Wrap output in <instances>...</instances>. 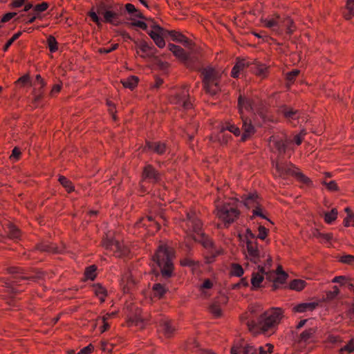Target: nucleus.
Instances as JSON below:
<instances>
[{
  "instance_id": "obj_61",
  "label": "nucleus",
  "mask_w": 354,
  "mask_h": 354,
  "mask_svg": "<svg viewBox=\"0 0 354 354\" xmlns=\"http://www.w3.org/2000/svg\"><path fill=\"white\" fill-rule=\"evenodd\" d=\"M283 115L287 118H295V115L298 113L297 110L292 108L286 106L283 110Z\"/></svg>"
},
{
  "instance_id": "obj_10",
  "label": "nucleus",
  "mask_w": 354,
  "mask_h": 354,
  "mask_svg": "<svg viewBox=\"0 0 354 354\" xmlns=\"http://www.w3.org/2000/svg\"><path fill=\"white\" fill-rule=\"evenodd\" d=\"M277 19V26L281 30L286 29V33L291 35L296 30L294 21L288 16L281 17L279 14H274Z\"/></svg>"
},
{
  "instance_id": "obj_48",
  "label": "nucleus",
  "mask_w": 354,
  "mask_h": 354,
  "mask_svg": "<svg viewBox=\"0 0 354 354\" xmlns=\"http://www.w3.org/2000/svg\"><path fill=\"white\" fill-rule=\"evenodd\" d=\"M190 223L193 228V231L197 235H198V233H203L202 232L203 223L200 219H198V218H193V219H192V222Z\"/></svg>"
},
{
  "instance_id": "obj_42",
  "label": "nucleus",
  "mask_w": 354,
  "mask_h": 354,
  "mask_svg": "<svg viewBox=\"0 0 354 354\" xmlns=\"http://www.w3.org/2000/svg\"><path fill=\"white\" fill-rule=\"evenodd\" d=\"M294 177L298 180L299 181L300 183H303V184H305L308 186H311L312 185V180L308 178L306 176H305L302 172L301 171H295V173L294 174Z\"/></svg>"
},
{
  "instance_id": "obj_56",
  "label": "nucleus",
  "mask_w": 354,
  "mask_h": 354,
  "mask_svg": "<svg viewBox=\"0 0 354 354\" xmlns=\"http://www.w3.org/2000/svg\"><path fill=\"white\" fill-rule=\"evenodd\" d=\"M22 34V32L19 31L17 33L14 34L13 36L7 41L5 45L3 47V50L4 52L7 51L9 47L12 44V43L17 40Z\"/></svg>"
},
{
  "instance_id": "obj_4",
  "label": "nucleus",
  "mask_w": 354,
  "mask_h": 354,
  "mask_svg": "<svg viewBox=\"0 0 354 354\" xmlns=\"http://www.w3.org/2000/svg\"><path fill=\"white\" fill-rule=\"evenodd\" d=\"M203 76L202 82L203 88L207 93L215 95L221 91L219 87L220 77L218 72L213 68H205L201 69Z\"/></svg>"
},
{
  "instance_id": "obj_37",
  "label": "nucleus",
  "mask_w": 354,
  "mask_h": 354,
  "mask_svg": "<svg viewBox=\"0 0 354 354\" xmlns=\"http://www.w3.org/2000/svg\"><path fill=\"white\" fill-rule=\"evenodd\" d=\"M243 273L244 270L240 264L235 263L231 264V270L230 271V276L241 277L243 276Z\"/></svg>"
},
{
  "instance_id": "obj_15",
  "label": "nucleus",
  "mask_w": 354,
  "mask_h": 354,
  "mask_svg": "<svg viewBox=\"0 0 354 354\" xmlns=\"http://www.w3.org/2000/svg\"><path fill=\"white\" fill-rule=\"evenodd\" d=\"M250 71L255 75L264 79L268 75L269 67L264 64L255 61V62L250 64Z\"/></svg>"
},
{
  "instance_id": "obj_9",
  "label": "nucleus",
  "mask_w": 354,
  "mask_h": 354,
  "mask_svg": "<svg viewBox=\"0 0 354 354\" xmlns=\"http://www.w3.org/2000/svg\"><path fill=\"white\" fill-rule=\"evenodd\" d=\"M151 28H153V30L148 32V35L158 48H164L165 46V41L162 37V34L166 30L158 24L152 25Z\"/></svg>"
},
{
  "instance_id": "obj_51",
  "label": "nucleus",
  "mask_w": 354,
  "mask_h": 354,
  "mask_svg": "<svg viewBox=\"0 0 354 354\" xmlns=\"http://www.w3.org/2000/svg\"><path fill=\"white\" fill-rule=\"evenodd\" d=\"M124 25L127 26L129 28L131 27H138L144 30H146L147 29V24L142 21H133L131 22H124Z\"/></svg>"
},
{
  "instance_id": "obj_18",
  "label": "nucleus",
  "mask_w": 354,
  "mask_h": 354,
  "mask_svg": "<svg viewBox=\"0 0 354 354\" xmlns=\"http://www.w3.org/2000/svg\"><path fill=\"white\" fill-rule=\"evenodd\" d=\"M218 301H214L212 305H210L209 309V312L215 317H220L222 315V310L218 304V303L227 304L228 301V297L224 295H222L217 297Z\"/></svg>"
},
{
  "instance_id": "obj_3",
  "label": "nucleus",
  "mask_w": 354,
  "mask_h": 354,
  "mask_svg": "<svg viewBox=\"0 0 354 354\" xmlns=\"http://www.w3.org/2000/svg\"><path fill=\"white\" fill-rule=\"evenodd\" d=\"M174 257V250L166 245H159L152 256V260L160 268L162 277L168 279L173 275L174 266L172 260Z\"/></svg>"
},
{
  "instance_id": "obj_47",
  "label": "nucleus",
  "mask_w": 354,
  "mask_h": 354,
  "mask_svg": "<svg viewBox=\"0 0 354 354\" xmlns=\"http://www.w3.org/2000/svg\"><path fill=\"white\" fill-rule=\"evenodd\" d=\"M344 211L347 214V216L344 219V227L350 226V219H353V223L351 224V226L354 227V213L348 207H346Z\"/></svg>"
},
{
  "instance_id": "obj_14",
  "label": "nucleus",
  "mask_w": 354,
  "mask_h": 354,
  "mask_svg": "<svg viewBox=\"0 0 354 354\" xmlns=\"http://www.w3.org/2000/svg\"><path fill=\"white\" fill-rule=\"evenodd\" d=\"M142 176L143 179L151 180L153 183L161 180L160 174L151 165H147L143 168Z\"/></svg>"
},
{
  "instance_id": "obj_40",
  "label": "nucleus",
  "mask_w": 354,
  "mask_h": 354,
  "mask_svg": "<svg viewBox=\"0 0 354 354\" xmlns=\"http://www.w3.org/2000/svg\"><path fill=\"white\" fill-rule=\"evenodd\" d=\"M8 235L10 239H17L21 236V232L15 225L9 223L8 225Z\"/></svg>"
},
{
  "instance_id": "obj_36",
  "label": "nucleus",
  "mask_w": 354,
  "mask_h": 354,
  "mask_svg": "<svg viewBox=\"0 0 354 354\" xmlns=\"http://www.w3.org/2000/svg\"><path fill=\"white\" fill-rule=\"evenodd\" d=\"M97 266L95 265H91L86 267L84 271V277L86 279L93 281L97 276L96 273Z\"/></svg>"
},
{
  "instance_id": "obj_41",
  "label": "nucleus",
  "mask_w": 354,
  "mask_h": 354,
  "mask_svg": "<svg viewBox=\"0 0 354 354\" xmlns=\"http://www.w3.org/2000/svg\"><path fill=\"white\" fill-rule=\"evenodd\" d=\"M225 130H227L230 132L234 133L236 136H239L241 134L240 129L236 125L230 122H226L225 125L221 128V133H223Z\"/></svg>"
},
{
  "instance_id": "obj_44",
  "label": "nucleus",
  "mask_w": 354,
  "mask_h": 354,
  "mask_svg": "<svg viewBox=\"0 0 354 354\" xmlns=\"http://www.w3.org/2000/svg\"><path fill=\"white\" fill-rule=\"evenodd\" d=\"M337 210L336 208H333L330 212H327L324 214V221L326 223H331L335 221L337 218Z\"/></svg>"
},
{
  "instance_id": "obj_46",
  "label": "nucleus",
  "mask_w": 354,
  "mask_h": 354,
  "mask_svg": "<svg viewBox=\"0 0 354 354\" xmlns=\"http://www.w3.org/2000/svg\"><path fill=\"white\" fill-rule=\"evenodd\" d=\"M256 101L257 105L254 107V111H256L261 118H264L266 112L264 102L259 99H257Z\"/></svg>"
},
{
  "instance_id": "obj_33",
  "label": "nucleus",
  "mask_w": 354,
  "mask_h": 354,
  "mask_svg": "<svg viewBox=\"0 0 354 354\" xmlns=\"http://www.w3.org/2000/svg\"><path fill=\"white\" fill-rule=\"evenodd\" d=\"M59 183L65 188L68 193L75 191V187L73 183L64 176H59L58 178Z\"/></svg>"
},
{
  "instance_id": "obj_53",
  "label": "nucleus",
  "mask_w": 354,
  "mask_h": 354,
  "mask_svg": "<svg viewBox=\"0 0 354 354\" xmlns=\"http://www.w3.org/2000/svg\"><path fill=\"white\" fill-rule=\"evenodd\" d=\"M254 209L252 210V216L250 217V219H253L254 216H260L262 218L266 219L268 221H270V220L267 218L262 212V208L261 203L259 204V205H257Z\"/></svg>"
},
{
  "instance_id": "obj_64",
  "label": "nucleus",
  "mask_w": 354,
  "mask_h": 354,
  "mask_svg": "<svg viewBox=\"0 0 354 354\" xmlns=\"http://www.w3.org/2000/svg\"><path fill=\"white\" fill-rule=\"evenodd\" d=\"M346 317L349 319L351 323L354 325V302L351 307L346 313Z\"/></svg>"
},
{
  "instance_id": "obj_6",
  "label": "nucleus",
  "mask_w": 354,
  "mask_h": 354,
  "mask_svg": "<svg viewBox=\"0 0 354 354\" xmlns=\"http://www.w3.org/2000/svg\"><path fill=\"white\" fill-rule=\"evenodd\" d=\"M102 245L106 250L113 252V254L117 257H121L127 254L128 250L125 248H122L118 241L112 238H109L107 235L103 237L102 241Z\"/></svg>"
},
{
  "instance_id": "obj_22",
  "label": "nucleus",
  "mask_w": 354,
  "mask_h": 354,
  "mask_svg": "<svg viewBox=\"0 0 354 354\" xmlns=\"http://www.w3.org/2000/svg\"><path fill=\"white\" fill-rule=\"evenodd\" d=\"M250 64L244 59H239L233 66L231 71V76L234 78H237L241 71L245 68L250 67Z\"/></svg>"
},
{
  "instance_id": "obj_12",
  "label": "nucleus",
  "mask_w": 354,
  "mask_h": 354,
  "mask_svg": "<svg viewBox=\"0 0 354 354\" xmlns=\"http://www.w3.org/2000/svg\"><path fill=\"white\" fill-rule=\"evenodd\" d=\"M241 203H242L248 209L259 205L261 201V198L257 192L249 193L248 194H243L241 196Z\"/></svg>"
},
{
  "instance_id": "obj_7",
  "label": "nucleus",
  "mask_w": 354,
  "mask_h": 354,
  "mask_svg": "<svg viewBox=\"0 0 354 354\" xmlns=\"http://www.w3.org/2000/svg\"><path fill=\"white\" fill-rule=\"evenodd\" d=\"M128 324L138 325L142 322L141 317L142 310L134 304H131L127 306Z\"/></svg>"
},
{
  "instance_id": "obj_27",
  "label": "nucleus",
  "mask_w": 354,
  "mask_h": 354,
  "mask_svg": "<svg viewBox=\"0 0 354 354\" xmlns=\"http://www.w3.org/2000/svg\"><path fill=\"white\" fill-rule=\"evenodd\" d=\"M120 82L124 88L133 91L138 86L139 78L137 76L131 75L127 79L122 80Z\"/></svg>"
},
{
  "instance_id": "obj_52",
  "label": "nucleus",
  "mask_w": 354,
  "mask_h": 354,
  "mask_svg": "<svg viewBox=\"0 0 354 354\" xmlns=\"http://www.w3.org/2000/svg\"><path fill=\"white\" fill-rule=\"evenodd\" d=\"M354 351V339L352 338L349 342L342 348L339 349V353L344 354V352L351 353Z\"/></svg>"
},
{
  "instance_id": "obj_45",
  "label": "nucleus",
  "mask_w": 354,
  "mask_h": 354,
  "mask_svg": "<svg viewBox=\"0 0 354 354\" xmlns=\"http://www.w3.org/2000/svg\"><path fill=\"white\" fill-rule=\"evenodd\" d=\"M47 44L50 52L55 53L58 50V43L54 36L49 35L48 37Z\"/></svg>"
},
{
  "instance_id": "obj_32",
  "label": "nucleus",
  "mask_w": 354,
  "mask_h": 354,
  "mask_svg": "<svg viewBox=\"0 0 354 354\" xmlns=\"http://www.w3.org/2000/svg\"><path fill=\"white\" fill-rule=\"evenodd\" d=\"M264 277L263 275L260 274L258 272H253L252 274L251 283L252 288L251 290H257V288L261 287V283L263 281Z\"/></svg>"
},
{
  "instance_id": "obj_59",
  "label": "nucleus",
  "mask_w": 354,
  "mask_h": 354,
  "mask_svg": "<svg viewBox=\"0 0 354 354\" xmlns=\"http://www.w3.org/2000/svg\"><path fill=\"white\" fill-rule=\"evenodd\" d=\"M249 286L248 281L246 277H243L240 279V281L236 283L231 285L230 289L236 290L239 289L241 286L248 287Z\"/></svg>"
},
{
  "instance_id": "obj_39",
  "label": "nucleus",
  "mask_w": 354,
  "mask_h": 354,
  "mask_svg": "<svg viewBox=\"0 0 354 354\" xmlns=\"http://www.w3.org/2000/svg\"><path fill=\"white\" fill-rule=\"evenodd\" d=\"M312 234L314 237H316L317 239H322L326 242L330 241L333 238V234L332 233H326L324 234L319 231L317 229H314Z\"/></svg>"
},
{
  "instance_id": "obj_30",
  "label": "nucleus",
  "mask_w": 354,
  "mask_h": 354,
  "mask_svg": "<svg viewBox=\"0 0 354 354\" xmlns=\"http://www.w3.org/2000/svg\"><path fill=\"white\" fill-rule=\"evenodd\" d=\"M94 288V292L97 297H99L100 302L103 303L105 301V298L107 296V291L100 283H95L93 285Z\"/></svg>"
},
{
  "instance_id": "obj_25",
  "label": "nucleus",
  "mask_w": 354,
  "mask_h": 354,
  "mask_svg": "<svg viewBox=\"0 0 354 354\" xmlns=\"http://www.w3.org/2000/svg\"><path fill=\"white\" fill-rule=\"evenodd\" d=\"M36 248L41 252H46L52 254L59 253L62 250L54 243H40L37 245Z\"/></svg>"
},
{
  "instance_id": "obj_62",
  "label": "nucleus",
  "mask_w": 354,
  "mask_h": 354,
  "mask_svg": "<svg viewBox=\"0 0 354 354\" xmlns=\"http://www.w3.org/2000/svg\"><path fill=\"white\" fill-rule=\"evenodd\" d=\"M155 220L151 216H147L146 218H141L139 219L138 222H136V225L140 227L141 225L142 226H147V225L150 223L153 222Z\"/></svg>"
},
{
  "instance_id": "obj_49",
  "label": "nucleus",
  "mask_w": 354,
  "mask_h": 354,
  "mask_svg": "<svg viewBox=\"0 0 354 354\" xmlns=\"http://www.w3.org/2000/svg\"><path fill=\"white\" fill-rule=\"evenodd\" d=\"M167 32L174 41L180 43L185 38V36L178 31L167 30Z\"/></svg>"
},
{
  "instance_id": "obj_19",
  "label": "nucleus",
  "mask_w": 354,
  "mask_h": 354,
  "mask_svg": "<svg viewBox=\"0 0 354 354\" xmlns=\"http://www.w3.org/2000/svg\"><path fill=\"white\" fill-rule=\"evenodd\" d=\"M159 326L166 337H171L176 331V328L172 325L171 321L169 319H160Z\"/></svg>"
},
{
  "instance_id": "obj_2",
  "label": "nucleus",
  "mask_w": 354,
  "mask_h": 354,
  "mask_svg": "<svg viewBox=\"0 0 354 354\" xmlns=\"http://www.w3.org/2000/svg\"><path fill=\"white\" fill-rule=\"evenodd\" d=\"M283 314L282 308H272L262 313L258 318L257 322L250 320L248 321L246 324L250 331L255 328H259L263 333H266L280 323Z\"/></svg>"
},
{
  "instance_id": "obj_29",
  "label": "nucleus",
  "mask_w": 354,
  "mask_h": 354,
  "mask_svg": "<svg viewBox=\"0 0 354 354\" xmlns=\"http://www.w3.org/2000/svg\"><path fill=\"white\" fill-rule=\"evenodd\" d=\"M317 327L309 328L305 330L300 334V335L299 337V342H308L309 339L314 337L315 334L317 332Z\"/></svg>"
},
{
  "instance_id": "obj_16",
  "label": "nucleus",
  "mask_w": 354,
  "mask_h": 354,
  "mask_svg": "<svg viewBox=\"0 0 354 354\" xmlns=\"http://www.w3.org/2000/svg\"><path fill=\"white\" fill-rule=\"evenodd\" d=\"M188 94L184 90L171 96V102L181 105L184 109H188L192 106L191 102L187 100Z\"/></svg>"
},
{
  "instance_id": "obj_20",
  "label": "nucleus",
  "mask_w": 354,
  "mask_h": 354,
  "mask_svg": "<svg viewBox=\"0 0 354 354\" xmlns=\"http://www.w3.org/2000/svg\"><path fill=\"white\" fill-rule=\"evenodd\" d=\"M192 239L195 241L200 243L206 249H213L214 247L213 240L205 233H198L197 236L193 235Z\"/></svg>"
},
{
  "instance_id": "obj_38",
  "label": "nucleus",
  "mask_w": 354,
  "mask_h": 354,
  "mask_svg": "<svg viewBox=\"0 0 354 354\" xmlns=\"http://www.w3.org/2000/svg\"><path fill=\"white\" fill-rule=\"evenodd\" d=\"M346 9L348 12L344 13V17L346 20H349L354 16V0H347Z\"/></svg>"
},
{
  "instance_id": "obj_63",
  "label": "nucleus",
  "mask_w": 354,
  "mask_h": 354,
  "mask_svg": "<svg viewBox=\"0 0 354 354\" xmlns=\"http://www.w3.org/2000/svg\"><path fill=\"white\" fill-rule=\"evenodd\" d=\"M180 264L182 266H188V267H194L195 266H198L199 263L198 261H195L189 258H185L180 261Z\"/></svg>"
},
{
  "instance_id": "obj_13",
  "label": "nucleus",
  "mask_w": 354,
  "mask_h": 354,
  "mask_svg": "<svg viewBox=\"0 0 354 354\" xmlns=\"http://www.w3.org/2000/svg\"><path fill=\"white\" fill-rule=\"evenodd\" d=\"M134 44L136 48H139L144 53L140 55L142 58L155 57L157 50L153 45L149 46L145 40H142L140 42L134 40Z\"/></svg>"
},
{
  "instance_id": "obj_57",
  "label": "nucleus",
  "mask_w": 354,
  "mask_h": 354,
  "mask_svg": "<svg viewBox=\"0 0 354 354\" xmlns=\"http://www.w3.org/2000/svg\"><path fill=\"white\" fill-rule=\"evenodd\" d=\"M322 184L324 185L328 191L337 192L339 190V187L335 180H331L329 183H327L326 181L323 180L322 182Z\"/></svg>"
},
{
  "instance_id": "obj_55",
  "label": "nucleus",
  "mask_w": 354,
  "mask_h": 354,
  "mask_svg": "<svg viewBox=\"0 0 354 354\" xmlns=\"http://www.w3.org/2000/svg\"><path fill=\"white\" fill-rule=\"evenodd\" d=\"M261 22L264 24V26L266 27V28H273V27H275V26H277V17H275L274 16V14L273 15V17L272 19H261Z\"/></svg>"
},
{
  "instance_id": "obj_50",
  "label": "nucleus",
  "mask_w": 354,
  "mask_h": 354,
  "mask_svg": "<svg viewBox=\"0 0 354 354\" xmlns=\"http://www.w3.org/2000/svg\"><path fill=\"white\" fill-rule=\"evenodd\" d=\"M49 7V4L47 2H41L35 5L33 8L34 15L39 16V13L46 11Z\"/></svg>"
},
{
  "instance_id": "obj_11",
  "label": "nucleus",
  "mask_w": 354,
  "mask_h": 354,
  "mask_svg": "<svg viewBox=\"0 0 354 354\" xmlns=\"http://www.w3.org/2000/svg\"><path fill=\"white\" fill-rule=\"evenodd\" d=\"M241 118L243 122L242 129L243 131L241 137V142H245L255 133L256 129L249 118L242 115H241Z\"/></svg>"
},
{
  "instance_id": "obj_8",
  "label": "nucleus",
  "mask_w": 354,
  "mask_h": 354,
  "mask_svg": "<svg viewBox=\"0 0 354 354\" xmlns=\"http://www.w3.org/2000/svg\"><path fill=\"white\" fill-rule=\"evenodd\" d=\"M257 101L254 98H250L245 95L240 94L238 97L237 107L239 109V113L240 115H243V108L250 111H254V107L256 106Z\"/></svg>"
},
{
  "instance_id": "obj_28",
  "label": "nucleus",
  "mask_w": 354,
  "mask_h": 354,
  "mask_svg": "<svg viewBox=\"0 0 354 354\" xmlns=\"http://www.w3.org/2000/svg\"><path fill=\"white\" fill-rule=\"evenodd\" d=\"M246 248L249 257H256L260 253L258 248V243L256 241L248 240L246 241Z\"/></svg>"
},
{
  "instance_id": "obj_60",
  "label": "nucleus",
  "mask_w": 354,
  "mask_h": 354,
  "mask_svg": "<svg viewBox=\"0 0 354 354\" xmlns=\"http://www.w3.org/2000/svg\"><path fill=\"white\" fill-rule=\"evenodd\" d=\"M339 261L344 264L353 265L354 263V255L346 254L342 256Z\"/></svg>"
},
{
  "instance_id": "obj_1",
  "label": "nucleus",
  "mask_w": 354,
  "mask_h": 354,
  "mask_svg": "<svg viewBox=\"0 0 354 354\" xmlns=\"http://www.w3.org/2000/svg\"><path fill=\"white\" fill-rule=\"evenodd\" d=\"M124 14V10L122 4L119 3L106 4L101 1L96 3L95 7L93 6L91 8L87 15L100 28L102 26V22L113 26L124 24L125 21L121 19V17Z\"/></svg>"
},
{
  "instance_id": "obj_21",
  "label": "nucleus",
  "mask_w": 354,
  "mask_h": 354,
  "mask_svg": "<svg viewBox=\"0 0 354 354\" xmlns=\"http://www.w3.org/2000/svg\"><path fill=\"white\" fill-rule=\"evenodd\" d=\"M319 306V302L313 301L310 303H301L293 307L292 311L295 313H304L306 311H313Z\"/></svg>"
},
{
  "instance_id": "obj_34",
  "label": "nucleus",
  "mask_w": 354,
  "mask_h": 354,
  "mask_svg": "<svg viewBox=\"0 0 354 354\" xmlns=\"http://www.w3.org/2000/svg\"><path fill=\"white\" fill-rule=\"evenodd\" d=\"M306 285V281L302 279H293L290 282L288 288L290 290L301 291L305 288Z\"/></svg>"
},
{
  "instance_id": "obj_54",
  "label": "nucleus",
  "mask_w": 354,
  "mask_h": 354,
  "mask_svg": "<svg viewBox=\"0 0 354 354\" xmlns=\"http://www.w3.org/2000/svg\"><path fill=\"white\" fill-rule=\"evenodd\" d=\"M166 144L161 142H155L153 152L162 155L166 151Z\"/></svg>"
},
{
  "instance_id": "obj_17",
  "label": "nucleus",
  "mask_w": 354,
  "mask_h": 354,
  "mask_svg": "<svg viewBox=\"0 0 354 354\" xmlns=\"http://www.w3.org/2000/svg\"><path fill=\"white\" fill-rule=\"evenodd\" d=\"M292 165L286 163H276L275 168L279 174V176L286 178L289 176H294L295 171L292 169Z\"/></svg>"
},
{
  "instance_id": "obj_58",
  "label": "nucleus",
  "mask_w": 354,
  "mask_h": 354,
  "mask_svg": "<svg viewBox=\"0 0 354 354\" xmlns=\"http://www.w3.org/2000/svg\"><path fill=\"white\" fill-rule=\"evenodd\" d=\"M259 234L257 236V239L265 240L269 233V230L263 225H259L258 227Z\"/></svg>"
},
{
  "instance_id": "obj_5",
  "label": "nucleus",
  "mask_w": 354,
  "mask_h": 354,
  "mask_svg": "<svg viewBox=\"0 0 354 354\" xmlns=\"http://www.w3.org/2000/svg\"><path fill=\"white\" fill-rule=\"evenodd\" d=\"M216 216L224 223L226 227L234 223L240 215V211L230 203L216 205Z\"/></svg>"
},
{
  "instance_id": "obj_24",
  "label": "nucleus",
  "mask_w": 354,
  "mask_h": 354,
  "mask_svg": "<svg viewBox=\"0 0 354 354\" xmlns=\"http://www.w3.org/2000/svg\"><path fill=\"white\" fill-rule=\"evenodd\" d=\"M124 12L126 11L129 14H133L135 17L147 21H153V19L146 17L139 10L136 8L135 6L132 3H127L124 6Z\"/></svg>"
},
{
  "instance_id": "obj_31",
  "label": "nucleus",
  "mask_w": 354,
  "mask_h": 354,
  "mask_svg": "<svg viewBox=\"0 0 354 354\" xmlns=\"http://www.w3.org/2000/svg\"><path fill=\"white\" fill-rule=\"evenodd\" d=\"M152 290L153 292L154 297L161 299L167 293L168 289H167L162 284L158 283L153 286Z\"/></svg>"
},
{
  "instance_id": "obj_35",
  "label": "nucleus",
  "mask_w": 354,
  "mask_h": 354,
  "mask_svg": "<svg viewBox=\"0 0 354 354\" xmlns=\"http://www.w3.org/2000/svg\"><path fill=\"white\" fill-rule=\"evenodd\" d=\"M289 141L287 140L279 139L274 140V145L280 154H285Z\"/></svg>"
},
{
  "instance_id": "obj_43",
  "label": "nucleus",
  "mask_w": 354,
  "mask_h": 354,
  "mask_svg": "<svg viewBox=\"0 0 354 354\" xmlns=\"http://www.w3.org/2000/svg\"><path fill=\"white\" fill-rule=\"evenodd\" d=\"M15 85L16 86L20 85L21 87H24L26 85H31L30 77L29 73H26L19 77L15 82Z\"/></svg>"
},
{
  "instance_id": "obj_23",
  "label": "nucleus",
  "mask_w": 354,
  "mask_h": 354,
  "mask_svg": "<svg viewBox=\"0 0 354 354\" xmlns=\"http://www.w3.org/2000/svg\"><path fill=\"white\" fill-rule=\"evenodd\" d=\"M169 50L173 53V54L178 58L181 62L183 60H186L188 55L186 53L185 50L179 46L169 44L168 45Z\"/></svg>"
},
{
  "instance_id": "obj_26",
  "label": "nucleus",
  "mask_w": 354,
  "mask_h": 354,
  "mask_svg": "<svg viewBox=\"0 0 354 354\" xmlns=\"http://www.w3.org/2000/svg\"><path fill=\"white\" fill-rule=\"evenodd\" d=\"M122 282L124 283L123 289L124 292H128L136 286V281L130 272H127L122 278Z\"/></svg>"
}]
</instances>
